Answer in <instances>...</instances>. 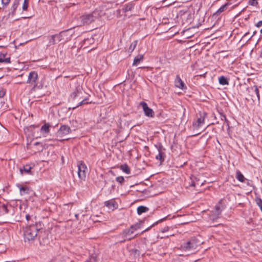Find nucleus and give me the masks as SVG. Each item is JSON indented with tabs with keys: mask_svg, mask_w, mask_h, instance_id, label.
<instances>
[{
	"mask_svg": "<svg viewBox=\"0 0 262 262\" xmlns=\"http://www.w3.org/2000/svg\"><path fill=\"white\" fill-rule=\"evenodd\" d=\"M0 216H3L7 222H19V211L17 208L10 205L3 204L0 206Z\"/></svg>",
	"mask_w": 262,
	"mask_h": 262,
	"instance_id": "obj_1",
	"label": "nucleus"
},
{
	"mask_svg": "<svg viewBox=\"0 0 262 262\" xmlns=\"http://www.w3.org/2000/svg\"><path fill=\"white\" fill-rule=\"evenodd\" d=\"M140 228V224H136L130 227L129 228L124 229L122 232L118 235L119 238H122L123 239L120 241V243H123L126 240L130 241L135 238L136 235L134 233L136 230Z\"/></svg>",
	"mask_w": 262,
	"mask_h": 262,
	"instance_id": "obj_2",
	"label": "nucleus"
},
{
	"mask_svg": "<svg viewBox=\"0 0 262 262\" xmlns=\"http://www.w3.org/2000/svg\"><path fill=\"white\" fill-rule=\"evenodd\" d=\"M102 12L96 10L91 13L85 14L80 17V20L83 25H89L101 16Z\"/></svg>",
	"mask_w": 262,
	"mask_h": 262,
	"instance_id": "obj_3",
	"label": "nucleus"
},
{
	"mask_svg": "<svg viewBox=\"0 0 262 262\" xmlns=\"http://www.w3.org/2000/svg\"><path fill=\"white\" fill-rule=\"evenodd\" d=\"M38 231L39 229L37 228L36 224L26 226L24 231L25 241L34 240L37 236Z\"/></svg>",
	"mask_w": 262,
	"mask_h": 262,
	"instance_id": "obj_4",
	"label": "nucleus"
},
{
	"mask_svg": "<svg viewBox=\"0 0 262 262\" xmlns=\"http://www.w3.org/2000/svg\"><path fill=\"white\" fill-rule=\"evenodd\" d=\"M199 245L200 242L196 238L192 237L188 241L183 243L181 246V249L185 251L191 252L192 253Z\"/></svg>",
	"mask_w": 262,
	"mask_h": 262,
	"instance_id": "obj_5",
	"label": "nucleus"
},
{
	"mask_svg": "<svg viewBox=\"0 0 262 262\" xmlns=\"http://www.w3.org/2000/svg\"><path fill=\"white\" fill-rule=\"evenodd\" d=\"M71 132V129L69 126L66 125H61L59 130L56 133V137L57 140L62 141L68 140V138H63L65 136L68 135Z\"/></svg>",
	"mask_w": 262,
	"mask_h": 262,
	"instance_id": "obj_6",
	"label": "nucleus"
},
{
	"mask_svg": "<svg viewBox=\"0 0 262 262\" xmlns=\"http://www.w3.org/2000/svg\"><path fill=\"white\" fill-rule=\"evenodd\" d=\"M65 34L66 32H61L59 34L48 36L49 46L53 45L64 40L63 37Z\"/></svg>",
	"mask_w": 262,
	"mask_h": 262,
	"instance_id": "obj_7",
	"label": "nucleus"
},
{
	"mask_svg": "<svg viewBox=\"0 0 262 262\" xmlns=\"http://www.w3.org/2000/svg\"><path fill=\"white\" fill-rule=\"evenodd\" d=\"M224 208V207L222 205V200H220L215 205V210L212 211V214L210 215V219L214 221L219 218Z\"/></svg>",
	"mask_w": 262,
	"mask_h": 262,
	"instance_id": "obj_8",
	"label": "nucleus"
},
{
	"mask_svg": "<svg viewBox=\"0 0 262 262\" xmlns=\"http://www.w3.org/2000/svg\"><path fill=\"white\" fill-rule=\"evenodd\" d=\"M77 167L78 177L81 180H84L86 177V171L88 170L86 166L84 163L80 161L77 163Z\"/></svg>",
	"mask_w": 262,
	"mask_h": 262,
	"instance_id": "obj_9",
	"label": "nucleus"
},
{
	"mask_svg": "<svg viewBox=\"0 0 262 262\" xmlns=\"http://www.w3.org/2000/svg\"><path fill=\"white\" fill-rule=\"evenodd\" d=\"M84 94V93L83 92L82 88L80 85H78L75 88V90L71 94L70 98L72 100H75L77 98H79V99H83V95Z\"/></svg>",
	"mask_w": 262,
	"mask_h": 262,
	"instance_id": "obj_10",
	"label": "nucleus"
},
{
	"mask_svg": "<svg viewBox=\"0 0 262 262\" xmlns=\"http://www.w3.org/2000/svg\"><path fill=\"white\" fill-rule=\"evenodd\" d=\"M205 114L204 113L200 114V117L198 118L196 120L193 122L192 127L193 130H199L204 123Z\"/></svg>",
	"mask_w": 262,
	"mask_h": 262,
	"instance_id": "obj_11",
	"label": "nucleus"
},
{
	"mask_svg": "<svg viewBox=\"0 0 262 262\" xmlns=\"http://www.w3.org/2000/svg\"><path fill=\"white\" fill-rule=\"evenodd\" d=\"M141 106H142V108L144 111V114L146 116L148 117H153L154 116V112L153 110L149 108L147 104L144 101H141L140 103Z\"/></svg>",
	"mask_w": 262,
	"mask_h": 262,
	"instance_id": "obj_12",
	"label": "nucleus"
},
{
	"mask_svg": "<svg viewBox=\"0 0 262 262\" xmlns=\"http://www.w3.org/2000/svg\"><path fill=\"white\" fill-rule=\"evenodd\" d=\"M38 79V74L35 71L31 72L28 77L27 83L35 85L36 84V80Z\"/></svg>",
	"mask_w": 262,
	"mask_h": 262,
	"instance_id": "obj_13",
	"label": "nucleus"
},
{
	"mask_svg": "<svg viewBox=\"0 0 262 262\" xmlns=\"http://www.w3.org/2000/svg\"><path fill=\"white\" fill-rule=\"evenodd\" d=\"M104 205L109 209H111L112 210L117 209L118 207V204L114 199H111L104 202Z\"/></svg>",
	"mask_w": 262,
	"mask_h": 262,
	"instance_id": "obj_14",
	"label": "nucleus"
},
{
	"mask_svg": "<svg viewBox=\"0 0 262 262\" xmlns=\"http://www.w3.org/2000/svg\"><path fill=\"white\" fill-rule=\"evenodd\" d=\"M19 5V1L18 0H15L13 4L12 5L11 8L9 9V12L8 14V15L9 17H13L15 14L16 12V10Z\"/></svg>",
	"mask_w": 262,
	"mask_h": 262,
	"instance_id": "obj_15",
	"label": "nucleus"
},
{
	"mask_svg": "<svg viewBox=\"0 0 262 262\" xmlns=\"http://www.w3.org/2000/svg\"><path fill=\"white\" fill-rule=\"evenodd\" d=\"M175 86L177 88L183 90L186 89V87L185 85L184 82L182 80L179 75H177L174 80Z\"/></svg>",
	"mask_w": 262,
	"mask_h": 262,
	"instance_id": "obj_16",
	"label": "nucleus"
},
{
	"mask_svg": "<svg viewBox=\"0 0 262 262\" xmlns=\"http://www.w3.org/2000/svg\"><path fill=\"white\" fill-rule=\"evenodd\" d=\"M6 54L0 53V63H8L10 62V57H6Z\"/></svg>",
	"mask_w": 262,
	"mask_h": 262,
	"instance_id": "obj_17",
	"label": "nucleus"
},
{
	"mask_svg": "<svg viewBox=\"0 0 262 262\" xmlns=\"http://www.w3.org/2000/svg\"><path fill=\"white\" fill-rule=\"evenodd\" d=\"M134 5L135 4L133 3H129L125 4L123 5L122 10L123 12H127L128 11H131L134 8Z\"/></svg>",
	"mask_w": 262,
	"mask_h": 262,
	"instance_id": "obj_18",
	"label": "nucleus"
},
{
	"mask_svg": "<svg viewBox=\"0 0 262 262\" xmlns=\"http://www.w3.org/2000/svg\"><path fill=\"white\" fill-rule=\"evenodd\" d=\"M143 59V55L142 54H139L137 55L135 58H134V62L133 63V66H137L138 65L141 61H142Z\"/></svg>",
	"mask_w": 262,
	"mask_h": 262,
	"instance_id": "obj_19",
	"label": "nucleus"
},
{
	"mask_svg": "<svg viewBox=\"0 0 262 262\" xmlns=\"http://www.w3.org/2000/svg\"><path fill=\"white\" fill-rule=\"evenodd\" d=\"M50 125L49 123L44 124L40 128V132L42 134H48L50 132Z\"/></svg>",
	"mask_w": 262,
	"mask_h": 262,
	"instance_id": "obj_20",
	"label": "nucleus"
},
{
	"mask_svg": "<svg viewBox=\"0 0 262 262\" xmlns=\"http://www.w3.org/2000/svg\"><path fill=\"white\" fill-rule=\"evenodd\" d=\"M17 187L19 189L20 193L21 195H24L29 193V189L27 186H22L20 185H17Z\"/></svg>",
	"mask_w": 262,
	"mask_h": 262,
	"instance_id": "obj_21",
	"label": "nucleus"
},
{
	"mask_svg": "<svg viewBox=\"0 0 262 262\" xmlns=\"http://www.w3.org/2000/svg\"><path fill=\"white\" fill-rule=\"evenodd\" d=\"M148 210L149 208L144 206H140L137 208V213L139 215L143 213L146 212Z\"/></svg>",
	"mask_w": 262,
	"mask_h": 262,
	"instance_id": "obj_22",
	"label": "nucleus"
},
{
	"mask_svg": "<svg viewBox=\"0 0 262 262\" xmlns=\"http://www.w3.org/2000/svg\"><path fill=\"white\" fill-rule=\"evenodd\" d=\"M236 178L241 182H244L246 180L244 175L239 170L236 172Z\"/></svg>",
	"mask_w": 262,
	"mask_h": 262,
	"instance_id": "obj_23",
	"label": "nucleus"
},
{
	"mask_svg": "<svg viewBox=\"0 0 262 262\" xmlns=\"http://www.w3.org/2000/svg\"><path fill=\"white\" fill-rule=\"evenodd\" d=\"M31 168L32 167L29 165H26L23 167V168H20V172L21 174L23 173V172H25L27 173H29Z\"/></svg>",
	"mask_w": 262,
	"mask_h": 262,
	"instance_id": "obj_24",
	"label": "nucleus"
},
{
	"mask_svg": "<svg viewBox=\"0 0 262 262\" xmlns=\"http://www.w3.org/2000/svg\"><path fill=\"white\" fill-rule=\"evenodd\" d=\"M251 90L253 91V93L256 95L258 101L260 100V96L259 93V89L257 86L254 85L251 88Z\"/></svg>",
	"mask_w": 262,
	"mask_h": 262,
	"instance_id": "obj_25",
	"label": "nucleus"
},
{
	"mask_svg": "<svg viewBox=\"0 0 262 262\" xmlns=\"http://www.w3.org/2000/svg\"><path fill=\"white\" fill-rule=\"evenodd\" d=\"M120 168L121 170L126 174H129L130 173V169L126 164L120 165Z\"/></svg>",
	"mask_w": 262,
	"mask_h": 262,
	"instance_id": "obj_26",
	"label": "nucleus"
},
{
	"mask_svg": "<svg viewBox=\"0 0 262 262\" xmlns=\"http://www.w3.org/2000/svg\"><path fill=\"white\" fill-rule=\"evenodd\" d=\"M220 84L222 85H228L229 82L228 79L224 76H222L219 78Z\"/></svg>",
	"mask_w": 262,
	"mask_h": 262,
	"instance_id": "obj_27",
	"label": "nucleus"
},
{
	"mask_svg": "<svg viewBox=\"0 0 262 262\" xmlns=\"http://www.w3.org/2000/svg\"><path fill=\"white\" fill-rule=\"evenodd\" d=\"M137 41L135 40L133 42L131 43L129 47V51L132 52L136 48L137 45Z\"/></svg>",
	"mask_w": 262,
	"mask_h": 262,
	"instance_id": "obj_28",
	"label": "nucleus"
},
{
	"mask_svg": "<svg viewBox=\"0 0 262 262\" xmlns=\"http://www.w3.org/2000/svg\"><path fill=\"white\" fill-rule=\"evenodd\" d=\"M227 5H228V4H226L225 5H223L222 7H221L217 10V11L215 12V13L214 14L218 15V14H220L221 13L224 12L225 10Z\"/></svg>",
	"mask_w": 262,
	"mask_h": 262,
	"instance_id": "obj_29",
	"label": "nucleus"
},
{
	"mask_svg": "<svg viewBox=\"0 0 262 262\" xmlns=\"http://www.w3.org/2000/svg\"><path fill=\"white\" fill-rule=\"evenodd\" d=\"M164 152H159L158 154L156 156V159L159 160L161 163L164 161L163 157Z\"/></svg>",
	"mask_w": 262,
	"mask_h": 262,
	"instance_id": "obj_30",
	"label": "nucleus"
},
{
	"mask_svg": "<svg viewBox=\"0 0 262 262\" xmlns=\"http://www.w3.org/2000/svg\"><path fill=\"white\" fill-rule=\"evenodd\" d=\"M91 102L89 101V99L88 98H83L82 100H81L77 105V107L79 106H81L83 104L90 103Z\"/></svg>",
	"mask_w": 262,
	"mask_h": 262,
	"instance_id": "obj_31",
	"label": "nucleus"
},
{
	"mask_svg": "<svg viewBox=\"0 0 262 262\" xmlns=\"http://www.w3.org/2000/svg\"><path fill=\"white\" fill-rule=\"evenodd\" d=\"M220 117L221 120L225 121V123H226V125L227 126H229V121L227 119L226 116L220 113Z\"/></svg>",
	"mask_w": 262,
	"mask_h": 262,
	"instance_id": "obj_32",
	"label": "nucleus"
},
{
	"mask_svg": "<svg viewBox=\"0 0 262 262\" xmlns=\"http://www.w3.org/2000/svg\"><path fill=\"white\" fill-rule=\"evenodd\" d=\"M155 147L158 149V151L159 152H163L162 151V150L164 149L163 148V146L162 145V144L161 143L156 145Z\"/></svg>",
	"mask_w": 262,
	"mask_h": 262,
	"instance_id": "obj_33",
	"label": "nucleus"
},
{
	"mask_svg": "<svg viewBox=\"0 0 262 262\" xmlns=\"http://www.w3.org/2000/svg\"><path fill=\"white\" fill-rule=\"evenodd\" d=\"M256 202L262 211V200L261 199H257Z\"/></svg>",
	"mask_w": 262,
	"mask_h": 262,
	"instance_id": "obj_34",
	"label": "nucleus"
},
{
	"mask_svg": "<svg viewBox=\"0 0 262 262\" xmlns=\"http://www.w3.org/2000/svg\"><path fill=\"white\" fill-rule=\"evenodd\" d=\"M242 0H229L230 3L231 4L235 3V6L239 5Z\"/></svg>",
	"mask_w": 262,
	"mask_h": 262,
	"instance_id": "obj_35",
	"label": "nucleus"
},
{
	"mask_svg": "<svg viewBox=\"0 0 262 262\" xmlns=\"http://www.w3.org/2000/svg\"><path fill=\"white\" fill-rule=\"evenodd\" d=\"M257 0H249V4L253 6H255L257 5Z\"/></svg>",
	"mask_w": 262,
	"mask_h": 262,
	"instance_id": "obj_36",
	"label": "nucleus"
},
{
	"mask_svg": "<svg viewBox=\"0 0 262 262\" xmlns=\"http://www.w3.org/2000/svg\"><path fill=\"white\" fill-rule=\"evenodd\" d=\"M28 2H27L26 0L24 1L23 5V10L26 11L27 10L28 7Z\"/></svg>",
	"mask_w": 262,
	"mask_h": 262,
	"instance_id": "obj_37",
	"label": "nucleus"
},
{
	"mask_svg": "<svg viewBox=\"0 0 262 262\" xmlns=\"http://www.w3.org/2000/svg\"><path fill=\"white\" fill-rule=\"evenodd\" d=\"M116 180L118 183L120 184H122L124 181V178L122 176L117 177Z\"/></svg>",
	"mask_w": 262,
	"mask_h": 262,
	"instance_id": "obj_38",
	"label": "nucleus"
},
{
	"mask_svg": "<svg viewBox=\"0 0 262 262\" xmlns=\"http://www.w3.org/2000/svg\"><path fill=\"white\" fill-rule=\"evenodd\" d=\"M10 0H2V4L3 5V7L7 6L10 3Z\"/></svg>",
	"mask_w": 262,
	"mask_h": 262,
	"instance_id": "obj_39",
	"label": "nucleus"
},
{
	"mask_svg": "<svg viewBox=\"0 0 262 262\" xmlns=\"http://www.w3.org/2000/svg\"><path fill=\"white\" fill-rule=\"evenodd\" d=\"M6 94V90L4 89H2L0 90V98H3Z\"/></svg>",
	"mask_w": 262,
	"mask_h": 262,
	"instance_id": "obj_40",
	"label": "nucleus"
},
{
	"mask_svg": "<svg viewBox=\"0 0 262 262\" xmlns=\"http://www.w3.org/2000/svg\"><path fill=\"white\" fill-rule=\"evenodd\" d=\"M255 26L257 28L262 27V20H260L255 24Z\"/></svg>",
	"mask_w": 262,
	"mask_h": 262,
	"instance_id": "obj_41",
	"label": "nucleus"
},
{
	"mask_svg": "<svg viewBox=\"0 0 262 262\" xmlns=\"http://www.w3.org/2000/svg\"><path fill=\"white\" fill-rule=\"evenodd\" d=\"M25 217L27 221H29L31 218L30 215L28 214H26Z\"/></svg>",
	"mask_w": 262,
	"mask_h": 262,
	"instance_id": "obj_42",
	"label": "nucleus"
},
{
	"mask_svg": "<svg viewBox=\"0 0 262 262\" xmlns=\"http://www.w3.org/2000/svg\"><path fill=\"white\" fill-rule=\"evenodd\" d=\"M167 229H168V227L164 228L163 229V230H162V232H165L166 231H167Z\"/></svg>",
	"mask_w": 262,
	"mask_h": 262,
	"instance_id": "obj_43",
	"label": "nucleus"
},
{
	"mask_svg": "<svg viewBox=\"0 0 262 262\" xmlns=\"http://www.w3.org/2000/svg\"><path fill=\"white\" fill-rule=\"evenodd\" d=\"M259 57L262 58V49H261V52H260Z\"/></svg>",
	"mask_w": 262,
	"mask_h": 262,
	"instance_id": "obj_44",
	"label": "nucleus"
},
{
	"mask_svg": "<svg viewBox=\"0 0 262 262\" xmlns=\"http://www.w3.org/2000/svg\"><path fill=\"white\" fill-rule=\"evenodd\" d=\"M112 189H114V188H115V185H112Z\"/></svg>",
	"mask_w": 262,
	"mask_h": 262,
	"instance_id": "obj_45",
	"label": "nucleus"
},
{
	"mask_svg": "<svg viewBox=\"0 0 262 262\" xmlns=\"http://www.w3.org/2000/svg\"><path fill=\"white\" fill-rule=\"evenodd\" d=\"M38 144H39V143H38V142H36V143H35L34 144H35V145H38Z\"/></svg>",
	"mask_w": 262,
	"mask_h": 262,
	"instance_id": "obj_46",
	"label": "nucleus"
},
{
	"mask_svg": "<svg viewBox=\"0 0 262 262\" xmlns=\"http://www.w3.org/2000/svg\"><path fill=\"white\" fill-rule=\"evenodd\" d=\"M78 216V214H75V216H76V218H77Z\"/></svg>",
	"mask_w": 262,
	"mask_h": 262,
	"instance_id": "obj_47",
	"label": "nucleus"
},
{
	"mask_svg": "<svg viewBox=\"0 0 262 262\" xmlns=\"http://www.w3.org/2000/svg\"><path fill=\"white\" fill-rule=\"evenodd\" d=\"M260 33L261 34H262V29H260Z\"/></svg>",
	"mask_w": 262,
	"mask_h": 262,
	"instance_id": "obj_48",
	"label": "nucleus"
},
{
	"mask_svg": "<svg viewBox=\"0 0 262 262\" xmlns=\"http://www.w3.org/2000/svg\"><path fill=\"white\" fill-rule=\"evenodd\" d=\"M255 32H254L252 36H254L255 35Z\"/></svg>",
	"mask_w": 262,
	"mask_h": 262,
	"instance_id": "obj_49",
	"label": "nucleus"
},
{
	"mask_svg": "<svg viewBox=\"0 0 262 262\" xmlns=\"http://www.w3.org/2000/svg\"><path fill=\"white\" fill-rule=\"evenodd\" d=\"M85 262H91L90 260H86Z\"/></svg>",
	"mask_w": 262,
	"mask_h": 262,
	"instance_id": "obj_50",
	"label": "nucleus"
},
{
	"mask_svg": "<svg viewBox=\"0 0 262 262\" xmlns=\"http://www.w3.org/2000/svg\"><path fill=\"white\" fill-rule=\"evenodd\" d=\"M85 262H91L90 260H86Z\"/></svg>",
	"mask_w": 262,
	"mask_h": 262,
	"instance_id": "obj_51",
	"label": "nucleus"
},
{
	"mask_svg": "<svg viewBox=\"0 0 262 262\" xmlns=\"http://www.w3.org/2000/svg\"><path fill=\"white\" fill-rule=\"evenodd\" d=\"M117 12H120V10H117Z\"/></svg>",
	"mask_w": 262,
	"mask_h": 262,
	"instance_id": "obj_52",
	"label": "nucleus"
},
{
	"mask_svg": "<svg viewBox=\"0 0 262 262\" xmlns=\"http://www.w3.org/2000/svg\"><path fill=\"white\" fill-rule=\"evenodd\" d=\"M247 34H248V33H246V34H245V36Z\"/></svg>",
	"mask_w": 262,
	"mask_h": 262,
	"instance_id": "obj_53",
	"label": "nucleus"
}]
</instances>
